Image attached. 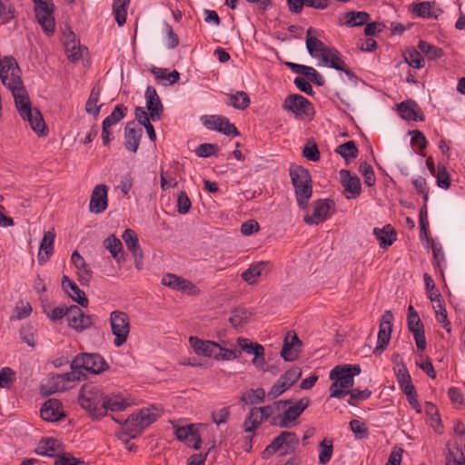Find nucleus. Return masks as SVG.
<instances>
[{"instance_id":"nucleus-38","label":"nucleus","mask_w":465,"mask_h":465,"mask_svg":"<svg viewBox=\"0 0 465 465\" xmlns=\"http://www.w3.org/2000/svg\"><path fill=\"white\" fill-rule=\"evenodd\" d=\"M66 38L67 40L64 41V46L68 59L73 62L79 60L82 56L79 43L74 39V35L72 32L66 35Z\"/></svg>"},{"instance_id":"nucleus-5","label":"nucleus","mask_w":465,"mask_h":465,"mask_svg":"<svg viewBox=\"0 0 465 465\" xmlns=\"http://www.w3.org/2000/svg\"><path fill=\"white\" fill-rule=\"evenodd\" d=\"M160 416L161 411L156 408L142 409L130 415L125 420L123 428L131 438H134L145 428L156 421Z\"/></svg>"},{"instance_id":"nucleus-41","label":"nucleus","mask_w":465,"mask_h":465,"mask_svg":"<svg viewBox=\"0 0 465 465\" xmlns=\"http://www.w3.org/2000/svg\"><path fill=\"white\" fill-rule=\"evenodd\" d=\"M264 421L262 414L259 412L258 408H252L246 420H244L243 427L246 432L254 431Z\"/></svg>"},{"instance_id":"nucleus-34","label":"nucleus","mask_w":465,"mask_h":465,"mask_svg":"<svg viewBox=\"0 0 465 465\" xmlns=\"http://www.w3.org/2000/svg\"><path fill=\"white\" fill-rule=\"evenodd\" d=\"M373 233L380 242L381 248L391 246L396 240V232L391 224H387L382 228H374Z\"/></svg>"},{"instance_id":"nucleus-22","label":"nucleus","mask_w":465,"mask_h":465,"mask_svg":"<svg viewBox=\"0 0 465 465\" xmlns=\"http://www.w3.org/2000/svg\"><path fill=\"white\" fill-rule=\"evenodd\" d=\"M66 319L68 325L76 331H83L93 324L91 316L84 314V312L76 305L69 307Z\"/></svg>"},{"instance_id":"nucleus-19","label":"nucleus","mask_w":465,"mask_h":465,"mask_svg":"<svg viewBox=\"0 0 465 465\" xmlns=\"http://www.w3.org/2000/svg\"><path fill=\"white\" fill-rule=\"evenodd\" d=\"M203 125L210 129L223 133L225 135L238 136L239 132L234 124H231L229 120L220 115H210L203 118Z\"/></svg>"},{"instance_id":"nucleus-55","label":"nucleus","mask_w":465,"mask_h":465,"mask_svg":"<svg viewBox=\"0 0 465 465\" xmlns=\"http://www.w3.org/2000/svg\"><path fill=\"white\" fill-rule=\"evenodd\" d=\"M127 112V107L124 104H117L114 108V110L111 113L109 116H107L103 124H106L107 126H112L118 123L120 120H122Z\"/></svg>"},{"instance_id":"nucleus-62","label":"nucleus","mask_w":465,"mask_h":465,"mask_svg":"<svg viewBox=\"0 0 465 465\" xmlns=\"http://www.w3.org/2000/svg\"><path fill=\"white\" fill-rule=\"evenodd\" d=\"M15 379V371L9 368L5 367L0 371V388H10L11 384Z\"/></svg>"},{"instance_id":"nucleus-20","label":"nucleus","mask_w":465,"mask_h":465,"mask_svg":"<svg viewBox=\"0 0 465 465\" xmlns=\"http://www.w3.org/2000/svg\"><path fill=\"white\" fill-rule=\"evenodd\" d=\"M162 283L189 295H197L200 292L199 289L191 281L173 273L163 275Z\"/></svg>"},{"instance_id":"nucleus-60","label":"nucleus","mask_w":465,"mask_h":465,"mask_svg":"<svg viewBox=\"0 0 465 465\" xmlns=\"http://www.w3.org/2000/svg\"><path fill=\"white\" fill-rule=\"evenodd\" d=\"M287 403H289V401H279L274 402L272 405H267L263 407H259V412L262 414L264 420H266L268 418H270L272 415H273L276 411H279L281 410V406H285Z\"/></svg>"},{"instance_id":"nucleus-26","label":"nucleus","mask_w":465,"mask_h":465,"mask_svg":"<svg viewBox=\"0 0 465 465\" xmlns=\"http://www.w3.org/2000/svg\"><path fill=\"white\" fill-rule=\"evenodd\" d=\"M143 129L134 122H129L124 129V146L127 150L135 153L138 150Z\"/></svg>"},{"instance_id":"nucleus-31","label":"nucleus","mask_w":465,"mask_h":465,"mask_svg":"<svg viewBox=\"0 0 465 465\" xmlns=\"http://www.w3.org/2000/svg\"><path fill=\"white\" fill-rule=\"evenodd\" d=\"M401 116L406 120L423 121L424 117L419 105L411 100L401 102L398 105Z\"/></svg>"},{"instance_id":"nucleus-29","label":"nucleus","mask_w":465,"mask_h":465,"mask_svg":"<svg viewBox=\"0 0 465 465\" xmlns=\"http://www.w3.org/2000/svg\"><path fill=\"white\" fill-rule=\"evenodd\" d=\"M40 415L46 421L59 420L64 416L61 402L56 399L48 400L41 408Z\"/></svg>"},{"instance_id":"nucleus-9","label":"nucleus","mask_w":465,"mask_h":465,"mask_svg":"<svg viewBox=\"0 0 465 465\" xmlns=\"http://www.w3.org/2000/svg\"><path fill=\"white\" fill-rule=\"evenodd\" d=\"M71 369L80 371L84 369L92 373H100L108 369L104 359L97 353H81L71 363Z\"/></svg>"},{"instance_id":"nucleus-56","label":"nucleus","mask_w":465,"mask_h":465,"mask_svg":"<svg viewBox=\"0 0 465 465\" xmlns=\"http://www.w3.org/2000/svg\"><path fill=\"white\" fill-rule=\"evenodd\" d=\"M413 13L420 17H437L435 11H432V5L430 2H421L414 5Z\"/></svg>"},{"instance_id":"nucleus-11","label":"nucleus","mask_w":465,"mask_h":465,"mask_svg":"<svg viewBox=\"0 0 465 465\" xmlns=\"http://www.w3.org/2000/svg\"><path fill=\"white\" fill-rule=\"evenodd\" d=\"M189 343L197 355L213 358L215 361H220V359H228L235 356V353L232 351H226V353L223 355H218V345L216 341H204L196 336H190Z\"/></svg>"},{"instance_id":"nucleus-48","label":"nucleus","mask_w":465,"mask_h":465,"mask_svg":"<svg viewBox=\"0 0 465 465\" xmlns=\"http://www.w3.org/2000/svg\"><path fill=\"white\" fill-rule=\"evenodd\" d=\"M335 152L339 153L347 162L351 159H355L358 155V149L353 141H348L342 144H340L335 149Z\"/></svg>"},{"instance_id":"nucleus-6","label":"nucleus","mask_w":465,"mask_h":465,"mask_svg":"<svg viewBox=\"0 0 465 465\" xmlns=\"http://www.w3.org/2000/svg\"><path fill=\"white\" fill-rule=\"evenodd\" d=\"M104 395L98 386L92 383L84 384L80 391V405L94 417H103V403Z\"/></svg>"},{"instance_id":"nucleus-14","label":"nucleus","mask_w":465,"mask_h":465,"mask_svg":"<svg viewBox=\"0 0 465 465\" xmlns=\"http://www.w3.org/2000/svg\"><path fill=\"white\" fill-rule=\"evenodd\" d=\"M237 344L242 351L253 355L252 363L260 371H268L265 368L264 347L259 343L252 342L249 339L239 337Z\"/></svg>"},{"instance_id":"nucleus-63","label":"nucleus","mask_w":465,"mask_h":465,"mask_svg":"<svg viewBox=\"0 0 465 465\" xmlns=\"http://www.w3.org/2000/svg\"><path fill=\"white\" fill-rule=\"evenodd\" d=\"M85 462L83 460L74 458L69 453H64L57 455L54 465H84Z\"/></svg>"},{"instance_id":"nucleus-51","label":"nucleus","mask_w":465,"mask_h":465,"mask_svg":"<svg viewBox=\"0 0 465 465\" xmlns=\"http://www.w3.org/2000/svg\"><path fill=\"white\" fill-rule=\"evenodd\" d=\"M396 376L400 387L404 393L410 392L411 391V390L415 389L413 384L411 383V378L405 366H401L398 369Z\"/></svg>"},{"instance_id":"nucleus-52","label":"nucleus","mask_w":465,"mask_h":465,"mask_svg":"<svg viewBox=\"0 0 465 465\" xmlns=\"http://www.w3.org/2000/svg\"><path fill=\"white\" fill-rule=\"evenodd\" d=\"M321 451L319 453V463L327 464L331 459L333 444L331 440L324 439L320 442Z\"/></svg>"},{"instance_id":"nucleus-43","label":"nucleus","mask_w":465,"mask_h":465,"mask_svg":"<svg viewBox=\"0 0 465 465\" xmlns=\"http://www.w3.org/2000/svg\"><path fill=\"white\" fill-rule=\"evenodd\" d=\"M57 447H58L57 441L52 438H48L45 440H42L39 442L38 447L36 449V452L39 455H43V456L57 457V455H58L56 453Z\"/></svg>"},{"instance_id":"nucleus-25","label":"nucleus","mask_w":465,"mask_h":465,"mask_svg":"<svg viewBox=\"0 0 465 465\" xmlns=\"http://www.w3.org/2000/svg\"><path fill=\"white\" fill-rule=\"evenodd\" d=\"M269 271L268 262H257L252 263L249 268L241 273V278L249 285L257 284L259 279L263 275L267 274Z\"/></svg>"},{"instance_id":"nucleus-13","label":"nucleus","mask_w":465,"mask_h":465,"mask_svg":"<svg viewBox=\"0 0 465 465\" xmlns=\"http://www.w3.org/2000/svg\"><path fill=\"white\" fill-rule=\"evenodd\" d=\"M35 17L43 31L51 35L54 32L55 22L53 15L54 4L52 1H38L35 6Z\"/></svg>"},{"instance_id":"nucleus-37","label":"nucleus","mask_w":465,"mask_h":465,"mask_svg":"<svg viewBox=\"0 0 465 465\" xmlns=\"http://www.w3.org/2000/svg\"><path fill=\"white\" fill-rule=\"evenodd\" d=\"M122 237L133 256L141 257L142 249L136 232L132 229H126Z\"/></svg>"},{"instance_id":"nucleus-17","label":"nucleus","mask_w":465,"mask_h":465,"mask_svg":"<svg viewBox=\"0 0 465 465\" xmlns=\"http://www.w3.org/2000/svg\"><path fill=\"white\" fill-rule=\"evenodd\" d=\"M408 327L410 331L413 333L417 348L424 351L426 348V339L423 324L412 305H410L408 308Z\"/></svg>"},{"instance_id":"nucleus-8","label":"nucleus","mask_w":465,"mask_h":465,"mask_svg":"<svg viewBox=\"0 0 465 465\" xmlns=\"http://www.w3.org/2000/svg\"><path fill=\"white\" fill-rule=\"evenodd\" d=\"M109 322L114 336V344L115 347H121L126 342L130 334V318L124 312L115 310L110 313Z\"/></svg>"},{"instance_id":"nucleus-47","label":"nucleus","mask_w":465,"mask_h":465,"mask_svg":"<svg viewBox=\"0 0 465 465\" xmlns=\"http://www.w3.org/2000/svg\"><path fill=\"white\" fill-rule=\"evenodd\" d=\"M265 398V391L262 388L251 389L244 392L241 397V401L245 404H257L262 402Z\"/></svg>"},{"instance_id":"nucleus-32","label":"nucleus","mask_w":465,"mask_h":465,"mask_svg":"<svg viewBox=\"0 0 465 465\" xmlns=\"http://www.w3.org/2000/svg\"><path fill=\"white\" fill-rule=\"evenodd\" d=\"M54 238L55 233L54 231L45 232L38 252V262L40 264L46 262L52 255L54 252Z\"/></svg>"},{"instance_id":"nucleus-15","label":"nucleus","mask_w":465,"mask_h":465,"mask_svg":"<svg viewBox=\"0 0 465 465\" xmlns=\"http://www.w3.org/2000/svg\"><path fill=\"white\" fill-rule=\"evenodd\" d=\"M393 319V314L391 311H385L381 316L378 332V342L373 351L376 356L382 353L391 340Z\"/></svg>"},{"instance_id":"nucleus-61","label":"nucleus","mask_w":465,"mask_h":465,"mask_svg":"<svg viewBox=\"0 0 465 465\" xmlns=\"http://www.w3.org/2000/svg\"><path fill=\"white\" fill-rule=\"evenodd\" d=\"M302 155L309 161L317 162L320 159V152L314 142L309 141L302 150Z\"/></svg>"},{"instance_id":"nucleus-39","label":"nucleus","mask_w":465,"mask_h":465,"mask_svg":"<svg viewBox=\"0 0 465 465\" xmlns=\"http://www.w3.org/2000/svg\"><path fill=\"white\" fill-rule=\"evenodd\" d=\"M101 91L98 87H94L85 104V111L93 114L95 118L99 115L103 104H98Z\"/></svg>"},{"instance_id":"nucleus-7","label":"nucleus","mask_w":465,"mask_h":465,"mask_svg":"<svg viewBox=\"0 0 465 465\" xmlns=\"http://www.w3.org/2000/svg\"><path fill=\"white\" fill-rule=\"evenodd\" d=\"M82 371L73 370L70 372L54 375L48 378L45 382L41 385V393L48 396L59 391L68 390L71 386L70 383L79 381Z\"/></svg>"},{"instance_id":"nucleus-54","label":"nucleus","mask_w":465,"mask_h":465,"mask_svg":"<svg viewBox=\"0 0 465 465\" xmlns=\"http://www.w3.org/2000/svg\"><path fill=\"white\" fill-rule=\"evenodd\" d=\"M423 280L425 283L426 292L430 301L431 302H439V297H441V294L436 288V285L431 276L428 273H424Z\"/></svg>"},{"instance_id":"nucleus-18","label":"nucleus","mask_w":465,"mask_h":465,"mask_svg":"<svg viewBox=\"0 0 465 465\" xmlns=\"http://www.w3.org/2000/svg\"><path fill=\"white\" fill-rule=\"evenodd\" d=\"M340 182L344 188V195L347 199L357 198L361 193V184L360 178L348 170L339 172Z\"/></svg>"},{"instance_id":"nucleus-30","label":"nucleus","mask_w":465,"mask_h":465,"mask_svg":"<svg viewBox=\"0 0 465 465\" xmlns=\"http://www.w3.org/2000/svg\"><path fill=\"white\" fill-rule=\"evenodd\" d=\"M62 287L68 293V295L82 307L88 306V299L84 292L80 290L77 284L70 280L66 275L63 276Z\"/></svg>"},{"instance_id":"nucleus-21","label":"nucleus","mask_w":465,"mask_h":465,"mask_svg":"<svg viewBox=\"0 0 465 465\" xmlns=\"http://www.w3.org/2000/svg\"><path fill=\"white\" fill-rule=\"evenodd\" d=\"M310 403L309 398H302L294 405L284 411L283 414L279 416V422H274L281 428H288L290 424L295 421Z\"/></svg>"},{"instance_id":"nucleus-12","label":"nucleus","mask_w":465,"mask_h":465,"mask_svg":"<svg viewBox=\"0 0 465 465\" xmlns=\"http://www.w3.org/2000/svg\"><path fill=\"white\" fill-rule=\"evenodd\" d=\"M335 203L331 199H320L313 203L312 214L304 215L303 221L309 225H317L326 221L333 212Z\"/></svg>"},{"instance_id":"nucleus-24","label":"nucleus","mask_w":465,"mask_h":465,"mask_svg":"<svg viewBox=\"0 0 465 465\" xmlns=\"http://www.w3.org/2000/svg\"><path fill=\"white\" fill-rule=\"evenodd\" d=\"M301 346L302 341L296 333L289 331L284 338L281 356L286 361H293L298 358Z\"/></svg>"},{"instance_id":"nucleus-50","label":"nucleus","mask_w":465,"mask_h":465,"mask_svg":"<svg viewBox=\"0 0 465 465\" xmlns=\"http://www.w3.org/2000/svg\"><path fill=\"white\" fill-rule=\"evenodd\" d=\"M446 465H465V456L459 445L449 449L446 456Z\"/></svg>"},{"instance_id":"nucleus-53","label":"nucleus","mask_w":465,"mask_h":465,"mask_svg":"<svg viewBox=\"0 0 465 465\" xmlns=\"http://www.w3.org/2000/svg\"><path fill=\"white\" fill-rule=\"evenodd\" d=\"M404 59L411 67L420 69L424 66V59L422 55L415 49H409L404 54Z\"/></svg>"},{"instance_id":"nucleus-4","label":"nucleus","mask_w":465,"mask_h":465,"mask_svg":"<svg viewBox=\"0 0 465 465\" xmlns=\"http://www.w3.org/2000/svg\"><path fill=\"white\" fill-rule=\"evenodd\" d=\"M290 177L294 187L298 206L306 210L312 195V181L309 171L301 165L290 167Z\"/></svg>"},{"instance_id":"nucleus-64","label":"nucleus","mask_w":465,"mask_h":465,"mask_svg":"<svg viewBox=\"0 0 465 465\" xmlns=\"http://www.w3.org/2000/svg\"><path fill=\"white\" fill-rule=\"evenodd\" d=\"M290 387L291 385H287V382L280 377V379L272 385L269 391L268 396L272 399H275L282 395Z\"/></svg>"},{"instance_id":"nucleus-16","label":"nucleus","mask_w":465,"mask_h":465,"mask_svg":"<svg viewBox=\"0 0 465 465\" xmlns=\"http://www.w3.org/2000/svg\"><path fill=\"white\" fill-rule=\"evenodd\" d=\"M283 110L293 114L297 118L307 116L312 111L311 103L302 95H288L282 103Z\"/></svg>"},{"instance_id":"nucleus-1","label":"nucleus","mask_w":465,"mask_h":465,"mask_svg":"<svg viewBox=\"0 0 465 465\" xmlns=\"http://www.w3.org/2000/svg\"><path fill=\"white\" fill-rule=\"evenodd\" d=\"M0 78L3 84L12 92L20 116L30 124L38 135H45L46 125L43 115L37 108L32 107L21 81L20 68L13 57H5L0 61Z\"/></svg>"},{"instance_id":"nucleus-40","label":"nucleus","mask_w":465,"mask_h":465,"mask_svg":"<svg viewBox=\"0 0 465 465\" xmlns=\"http://www.w3.org/2000/svg\"><path fill=\"white\" fill-rule=\"evenodd\" d=\"M151 72L157 80H165L168 82L169 84H173L177 83L180 79V73L176 70H173V72L169 73L165 68L153 66L151 68Z\"/></svg>"},{"instance_id":"nucleus-46","label":"nucleus","mask_w":465,"mask_h":465,"mask_svg":"<svg viewBox=\"0 0 465 465\" xmlns=\"http://www.w3.org/2000/svg\"><path fill=\"white\" fill-rule=\"evenodd\" d=\"M252 317V312L244 308H236L232 312L230 322L234 328H238L245 324Z\"/></svg>"},{"instance_id":"nucleus-10","label":"nucleus","mask_w":465,"mask_h":465,"mask_svg":"<svg viewBox=\"0 0 465 465\" xmlns=\"http://www.w3.org/2000/svg\"><path fill=\"white\" fill-rule=\"evenodd\" d=\"M299 444V438L294 432L282 431L272 442L266 447L262 452L263 458H268L270 455L282 450V454L292 452Z\"/></svg>"},{"instance_id":"nucleus-33","label":"nucleus","mask_w":465,"mask_h":465,"mask_svg":"<svg viewBox=\"0 0 465 465\" xmlns=\"http://www.w3.org/2000/svg\"><path fill=\"white\" fill-rule=\"evenodd\" d=\"M130 403L118 394H111L104 396L103 403V416L107 411H121L125 410Z\"/></svg>"},{"instance_id":"nucleus-44","label":"nucleus","mask_w":465,"mask_h":465,"mask_svg":"<svg viewBox=\"0 0 465 465\" xmlns=\"http://www.w3.org/2000/svg\"><path fill=\"white\" fill-rule=\"evenodd\" d=\"M130 0H114L113 13L119 26L126 21L127 6Z\"/></svg>"},{"instance_id":"nucleus-3","label":"nucleus","mask_w":465,"mask_h":465,"mask_svg":"<svg viewBox=\"0 0 465 465\" xmlns=\"http://www.w3.org/2000/svg\"><path fill=\"white\" fill-rule=\"evenodd\" d=\"M361 373L360 365H337L329 373L332 381L330 386V397L342 399L349 394L353 387L354 377Z\"/></svg>"},{"instance_id":"nucleus-57","label":"nucleus","mask_w":465,"mask_h":465,"mask_svg":"<svg viewBox=\"0 0 465 465\" xmlns=\"http://www.w3.org/2000/svg\"><path fill=\"white\" fill-rule=\"evenodd\" d=\"M31 312H32V307L29 304V302H21L15 306L14 314L11 316L10 320L17 321V320L25 319V318L28 317Z\"/></svg>"},{"instance_id":"nucleus-36","label":"nucleus","mask_w":465,"mask_h":465,"mask_svg":"<svg viewBox=\"0 0 465 465\" xmlns=\"http://www.w3.org/2000/svg\"><path fill=\"white\" fill-rule=\"evenodd\" d=\"M71 260L74 266L79 270V281L82 283H87L91 278V270L89 269L84 258L77 251H74L72 253Z\"/></svg>"},{"instance_id":"nucleus-59","label":"nucleus","mask_w":465,"mask_h":465,"mask_svg":"<svg viewBox=\"0 0 465 465\" xmlns=\"http://www.w3.org/2000/svg\"><path fill=\"white\" fill-rule=\"evenodd\" d=\"M359 170L364 177V183L371 187L375 184V174L372 167L366 162L360 164Z\"/></svg>"},{"instance_id":"nucleus-42","label":"nucleus","mask_w":465,"mask_h":465,"mask_svg":"<svg viewBox=\"0 0 465 465\" xmlns=\"http://www.w3.org/2000/svg\"><path fill=\"white\" fill-rule=\"evenodd\" d=\"M229 104L238 110H244L250 105V98L246 92L238 91L228 95Z\"/></svg>"},{"instance_id":"nucleus-23","label":"nucleus","mask_w":465,"mask_h":465,"mask_svg":"<svg viewBox=\"0 0 465 465\" xmlns=\"http://www.w3.org/2000/svg\"><path fill=\"white\" fill-rule=\"evenodd\" d=\"M108 187L105 184L96 185L91 194L89 211L93 213H101L108 206Z\"/></svg>"},{"instance_id":"nucleus-2","label":"nucleus","mask_w":465,"mask_h":465,"mask_svg":"<svg viewBox=\"0 0 465 465\" xmlns=\"http://www.w3.org/2000/svg\"><path fill=\"white\" fill-rule=\"evenodd\" d=\"M312 27L306 32V48L312 57L320 60L318 65L329 66L351 75V70L347 68L340 53L333 47L326 46L321 40L312 35Z\"/></svg>"},{"instance_id":"nucleus-58","label":"nucleus","mask_w":465,"mask_h":465,"mask_svg":"<svg viewBox=\"0 0 465 465\" xmlns=\"http://www.w3.org/2000/svg\"><path fill=\"white\" fill-rule=\"evenodd\" d=\"M437 185L442 189H448L450 185V177L447 172L445 165L439 163L437 166Z\"/></svg>"},{"instance_id":"nucleus-49","label":"nucleus","mask_w":465,"mask_h":465,"mask_svg":"<svg viewBox=\"0 0 465 465\" xmlns=\"http://www.w3.org/2000/svg\"><path fill=\"white\" fill-rule=\"evenodd\" d=\"M418 47L430 60L439 59L444 54L441 48L426 41H420Z\"/></svg>"},{"instance_id":"nucleus-45","label":"nucleus","mask_w":465,"mask_h":465,"mask_svg":"<svg viewBox=\"0 0 465 465\" xmlns=\"http://www.w3.org/2000/svg\"><path fill=\"white\" fill-rule=\"evenodd\" d=\"M345 25L349 26H359L366 24L370 19V15L363 11H351L345 15Z\"/></svg>"},{"instance_id":"nucleus-28","label":"nucleus","mask_w":465,"mask_h":465,"mask_svg":"<svg viewBox=\"0 0 465 465\" xmlns=\"http://www.w3.org/2000/svg\"><path fill=\"white\" fill-rule=\"evenodd\" d=\"M174 433L179 440H188V445L194 450L201 448V439L193 424L176 428Z\"/></svg>"},{"instance_id":"nucleus-35","label":"nucleus","mask_w":465,"mask_h":465,"mask_svg":"<svg viewBox=\"0 0 465 465\" xmlns=\"http://www.w3.org/2000/svg\"><path fill=\"white\" fill-rule=\"evenodd\" d=\"M106 248L117 262L124 260V253L122 242L114 235H111L104 241Z\"/></svg>"},{"instance_id":"nucleus-27","label":"nucleus","mask_w":465,"mask_h":465,"mask_svg":"<svg viewBox=\"0 0 465 465\" xmlns=\"http://www.w3.org/2000/svg\"><path fill=\"white\" fill-rule=\"evenodd\" d=\"M146 108L149 111L150 118L155 122L160 120L163 104L154 87L148 86L145 91Z\"/></svg>"}]
</instances>
